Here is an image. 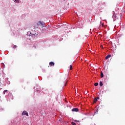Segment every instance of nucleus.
Segmentation results:
<instances>
[{
  "instance_id": "obj_1",
  "label": "nucleus",
  "mask_w": 125,
  "mask_h": 125,
  "mask_svg": "<svg viewBox=\"0 0 125 125\" xmlns=\"http://www.w3.org/2000/svg\"><path fill=\"white\" fill-rule=\"evenodd\" d=\"M37 35H38V34L32 33L31 31H28L27 33V35L29 37L28 38V39H29V40H34L37 36Z\"/></svg>"
},
{
  "instance_id": "obj_2",
  "label": "nucleus",
  "mask_w": 125,
  "mask_h": 125,
  "mask_svg": "<svg viewBox=\"0 0 125 125\" xmlns=\"http://www.w3.org/2000/svg\"><path fill=\"white\" fill-rule=\"evenodd\" d=\"M37 28H39V27H41V28H43V27H45V24L42 22V21H39L37 23Z\"/></svg>"
},
{
  "instance_id": "obj_3",
  "label": "nucleus",
  "mask_w": 125,
  "mask_h": 125,
  "mask_svg": "<svg viewBox=\"0 0 125 125\" xmlns=\"http://www.w3.org/2000/svg\"><path fill=\"white\" fill-rule=\"evenodd\" d=\"M72 112H79V108H74L72 109Z\"/></svg>"
},
{
  "instance_id": "obj_4",
  "label": "nucleus",
  "mask_w": 125,
  "mask_h": 125,
  "mask_svg": "<svg viewBox=\"0 0 125 125\" xmlns=\"http://www.w3.org/2000/svg\"><path fill=\"white\" fill-rule=\"evenodd\" d=\"M22 115H25L28 117L29 116V114H28V112L26 111H23V112L22 113Z\"/></svg>"
},
{
  "instance_id": "obj_5",
  "label": "nucleus",
  "mask_w": 125,
  "mask_h": 125,
  "mask_svg": "<svg viewBox=\"0 0 125 125\" xmlns=\"http://www.w3.org/2000/svg\"><path fill=\"white\" fill-rule=\"evenodd\" d=\"M113 16H112V18H116V13H115V12H113Z\"/></svg>"
},
{
  "instance_id": "obj_6",
  "label": "nucleus",
  "mask_w": 125,
  "mask_h": 125,
  "mask_svg": "<svg viewBox=\"0 0 125 125\" xmlns=\"http://www.w3.org/2000/svg\"><path fill=\"white\" fill-rule=\"evenodd\" d=\"M99 99V97H97L94 99V103H96V102Z\"/></svg>"
},
{
  "instance_id": "obj_7",
  "label": "nucleus",
  "mask_w": 125,
  "mask_h": 125,
  "mask_svg": "<svg viewBox=\"0 0 125 125\" xmlns=\"http://www.w3.org/2000/svg\"><path fill=\"white\" fill-rule=\"evenodd\" d=\"M50 66H54V63L52 62H49Z\"/></svg>"
},
{
  "instance_id": "obj_8",
  "label": "nucleus",
  "mask_w": 125,
  "mask_h": 125,
  "mask_svg": "<svg viewBox=\"0 0 125 125\" xmlns=\"http://www.w3.org/2000/svg\"><path fill=\"white\" fill-rule=\"evenodd\" d=\"M110 57H111V55H108L105 57L106 60H107V59H109V58H110Z\"/></svg>"
},
{
  "instance_id": "obj_9",
  "label": "nucleus",
  "mask_w": 125,
  "mask_h": 125,
  "mask_svg": "<svg viewBox=\"0 0 125 125\" xmlns=\"http://www.w3.org/2000/svg\"><path fill=\"white\" fill-rule=\"evenodd\" d=\"M104 77V74H103V72L101 73V77L103 78Z\"/></svg>"
},
{
  "instance_id": "obj_10",
  "label": "nucleus",
  "mask_w": 125,
  "mask_h": 125,
  "mask_svg": "<svg viewBox=\"0 0 125 125\" xmlns=\"http://www.w3.org/2000/svg\"><path fill=\"white\" fill-rule=\"evenodd\" d=\"M14 2L16 3H19V0H15Z\"/></svg>"
},
{
  "instance_id": "obj_11",
  "label": "nucleus",
  "mask_w": 125,
  "mask_h": 125,
  "mask_svg": "<svg viewBox=\"0 0 125 125\" xmlns=\"http://www.w3.org/2000/svg\"><path fill=\"white\" fill-rule=\"evenodd\" d=\"M100 86H103V83L101 81L100 82Z\"/></svg>"
},
{
  "instance_id": "obj_12",
  "label": "nucleus",
  "mask_w": 125,
  "mask_h": 125,
  "mask_svg": "<svg viewBox=\"0 0 125 125\" xmlns=\"http://www.w3.org/2000/svg\"><path fill=\"white\" fill-rule=\"evenodd\" d=\"M98 84H99L98 83H94L95 86H97V85H98Z\"/></svg>"
},
{
  "instance_id": "obj_13",
  "label": "nucleus",
  "mask_w": 125,
  "mask_h": 125,
  "mask_svg": "<svg viewBox=\"0 0 125 125\" xmlns=\"http://www.w3.org/2000/svg\"><path fill=\"white\" fill-rule=\"evenodd\" d=\"M7 91H8L7 90H4V91H3V94H5V93H6V92H7Z\"/></svg>"
},
{
  "instance_id": "obj_14",
  "label": "nucleus",
  "mask_w": 125,
  "mask_h": 125,
  "mask_svg": "<svg viewBox=\"0 0 125 125\" xmlns=\"http://www.w3.org/2000/svg\"><path fill=\"white\" fill-rule=\"evenodd\" d=\"M72 65H70V70H72Z\"/></svg>"
},
{
  "instance_id": "obj_15",
  "label": "nucleus",
  "mask_w": 125,
  "mask_h": 125,
  "mask_svg": "<svg viewBox=\"0 0 125 125\" xmlns=\"http://www.w3.org/2000/svg\"><path fill=\"white\" fill-rule=\"evenodd\" d=\"M71 124H72V125H76V123H75V122H72V123H71Z\"/></svg>"
},
{
  "instance_id": "obj_16",
  "label": "nucleus",
  "mask_w": 125,
  "mask_h": 125,
  "mask_svg": "<svg viewBox=\"0 0 125 125\" xmlns=\"http://www.w3.org/2000/svg\"><path fill=\"white\" fill-rule=\"evenodd\" d=\"M13 47H14V48H16V47H17V45H14Z\"/></svg>"
},
{
  "instance_id": "obj_17",
  "label": "nucleus",
  "mask_w": 125,
  "mask_h": 125,
  "mask_svg": "<svg viewBox=\"0 0 125 125\" xmlns=\"http://www.w3.org/2000/svg\"><path fill=\"white\" fill-rule=\"evenodd\" d=\"M7 83L8 84H10V82H8Z\"/></svg>"
},
{
  "instance_id": "obj_18",
  "label": "nucleus",
  "mask_w": 125,
  "mask_h": 125,
  "mask_svg": "<svg viewBox=\"0 0 125 125\" xmlns=\"http://www.w3.org/2000/svg\"><path fill=\"white\" fill-rule=\"evenodd\" d=\"M86 38H88V35L86 36Z\"/></svg>"
},
{
  "instance_id": "obj_19",
  "label": "nucleus",
  "mask_w": 125,
  "mask_h": 125,
  "mask_svg": "<svg viewBox=\"0 0 125 125\" xmlns=\"http://www.w3.org/2000/svg\"><path fill=\"white\" fill-rule=\"evenodd\" d=\"M75 122H78V121H77V120H75Z\"/></svg>"
},
{
  "instance_id": "obj_20",
  "label": "nucleus",
  "mask_w": 125,
  "mask_h": 125,
  "mask_svg": "<svg viewBox=\"0 0 125 125\" xmlns=\"http://www.w3.org/2000/svg\"><path fill=\"white\" fill-rule=\"evenodd\" d=\"M12 97H13V96H12Z\"/></svg>"
}]
</instances>
